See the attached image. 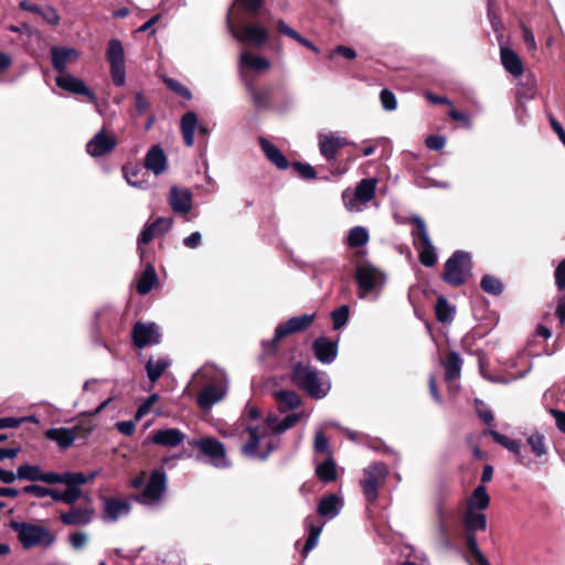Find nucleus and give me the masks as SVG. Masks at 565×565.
Segmentation results:
<instances>
[{"mask_svg":"<svg viewBox=\"0 0 565 565\" xmlns=\"http://www.w3.org/2000/svg\"><path fill=\"white\" fill-rule=\"evenodd\" d=\"M316 315L306 313L289 318L286 322L279 324L271 340L263 341L262 345L266 352H275L277 350V343L285 337L300 332L310 327L313 322Z\"/></svg>","mask_w":565,"mask_h":565,"instance_id":"9b49d317","label":"nucleus"},{"mask_svg":"<svg viewBox=\"0 0 565 565\" xmlns=\"http://www.w3.org/2000/svg\"><path fill=\"white\" fill-rule=\"evenodd\" d=\"M103 520L106 523H114L121 516L130 513L131 501L127 498L103 497Z\"/></svg>","mask_w":565,"mask_h":565,"instance_id":"6ab92c4d","label":"nucleus"},{"mask_svg":"<svg viewBox=\"0 0 565 565\" xmlns=\"http://www.w3.org/2000/svg\"><path fill=\"white\" fill-rule=\"evenodd\" d=\"M21 492L41 499L46 497L47 488L39 484H28L22 488Z\"/></svg>","mask_w":565,"mask_h":565,"instance_id":"0e129e2a","label":"nucleus"},{"mask_svg":"<svg viewBox=\"0 0 565 565\" xmlns=\"http://www.w3.org/2000/svg\"><path fill=\"white\" fill-rule=\"evenodd\" d=\"M369 242V233L363 226H354L349 231L347 243L350 247L356 248Z\"/></svg>","mask_w":565,"mask_h":565,"instance_id":"49530a36","label":"nucleus"},{"mask_svg":"<svg viewBox=\"0 0 565 565\" xmlns=\"http://www.w3.org/2000/svg\"><path fill=\"white\" fill-rule=\"evenodd\" d=\"M168 489V477L163 467L151 471L145 489L135 497V500L145 507H156L164 498Z\"/></svg>","mask_w":565,"mask_h":565,"instance_id":"0eeeda50","label":"nucleus"},{"mask_svg":"<svg viewBox=\"0 0 565 565\" xmlns=\"http://www.w3.org/2000/svg\"><path fill=\"white\" fill-rule=\"evenodd\" d=\"M19 480H26L31 482L42 481L47 484H53L60 481L58 472H44L38 465H21L18 467Z\"/></svg>","mask_w":565,"mask_h":565,"instance_id":"b1692460","label":"nucleus"},{"mask_svg":"<svg viewBox=\"0 0 565 565\" xmlns=\"http://www.w3.org/2000/svg\"><path fill=\"white\" fill-rule=\"evenodd\" d=\"M490 504V497L487 493V489L483 484L478 486L473 492L470 499L467 502L466 509H473L476 511L486 510Z\"/></svg>","mask_w":565,"mask_h":565,"instance_id":"79ce46f5","label":"nucleus"},{"mask_svg":"<svg viewBox=\"0 0 565 565\" xmlns=\"http://www.w3.org/2000/svg\"><path fill=\"white\" fill-rule=\"evenodd\" d=\"M55 84L58 88L70 94L86 96L87 99L95 105L96 110L102 114L95 93L86 86L82 78L71 73H64L56 76Z\"/></svg>","mask_w":565,"mask_h":565,"instance_id":"2eb2a0df","label":"nucleus"},{"mask_svg":"<svg viewBox=\"0 0 565 565\" xmlns=\"http://www.w3.org/2000/svg\"><path fill=\"white\" fill-rule=\"evenodd\" d=\"M425 143L431 150H441L445 147L446 139L443 136L430 135L426 138Z\"/></svg>","mask_w":565,"mask_h":565,"instance_id":"69168bd1","label":"nucleus"},{"mask_svg":"<svg viewBox=\"0 0 565 565\" xmlns=\"http://www.w3.org/2000/svg\"><path fill=\"white\" fill-rule=\"evenodd\" d=\"M196 129H199L201 134H207V129L199 125L198 115L194 111H186L181 118V132L186 147L193 146Z\"/></svg>","mask_w":565,"mask_h":565,"instance_id":"cd10ccee","label":"nucleus"},{"mask_svg":"<svg viewBox=\"0 0 565 565\" xmlns=\"http://www.w3.org/2000/svg\"><path fill=\"white\" fill-rule=\"evenodd\" d=\"M299 419L300 414H289L282 419L268 416L256 426L247 425L246 431L249 434V439L242 446L243 455L253 459L266 460L279 445V438L269 436V431L273 430L279 435L294 427Z\"/></svg>","mask_w":565,"mask_h":565,"instance_id":"f257e3e1","label":"nucleus"},{"mask_svg":"<svg viewBox=\"0 0 565 565\" xmlns=\"http://www.w3.org/2000/svg\"><path fill=\"white\" fill-rule=\"evenodd\" d=\"M158 284V276L152 264L148 263L145 271L137 281V291L139 295H147Z\"/></svg>","mask_w":565,"mask_h":565,"instance_id":"4c0bfd02","label":"nucleus"},{"mask_svg":"<svg viewBox=\"0 0 565 565\" xmlns=\"http://www.w3.org/2000/svg\"><path fill=\"white\" fill-rule=\"evenodd\" d=\"M343 502L334 493L322 497L318 503L317 512L327 520L334 519L342 510Z\"/></svg>","mask_w":565,"mask_h":565,"instance_id":"2f4dec72","label":"nucleus"},{"mask_svg":"<svg viewBox=\"0 0 565 565\" xmlns=\"http://www.w3.org/2000/svg\"><path fill=\"white\" fill-rule=\"evenodd\" d=\"M484 434L491 436L493 441L497 443L498 445L502 446L503 448L508 447V445L512 440V438L499 433L498 430H495L493 428H487L484 430Z\"/></svg>","mask_w":565,"mask_h":565,"instance_id":"680f3d73","label":"nucleus"},{"mask_svg":"<svg viewBox=\"0 0 565 565\" xmlns=\"http://www.w3.org/2000/svg\"><path fill=\"white\" fill-rule=\"evenodd\" d=\"M500 57L504 70L512 76L519 77L523 74V63L513 50L502 46L500 50Z\"/></svg>","mask_w":565,"mask_h":565,"instance_id":"72a5a7b5","label":"nucleus"},{"mask_svg":"<svg viewBox=\"0 0 565 565\" xmlns=\"http://www.w3.org/2000/svg\"><path fill=\"white\" fill-rule=\"evenodd\" d=\"M275 399L278 405L280 413H286L298 408L301 404V399L294 391L281 390L274 393Z\"/></svg>","mask_w":565,"mask_h":565,"instance_id":"e433bc0d","label":"nucleus"},{"mask_svg":"<svg viewBox=\"0 0 565 565\" xmlns=\"http://www.w3.org/2000/svg\"><path fill=\"white\" fill-rule=\"evenodd\" d=\"M131 335L134 344L139 349L148 345H156L161 341L159 328L153 322H137L132 328Z\"/></svg>","mask_w":565,"mask_h":565,"instance_id":"aec40b11","label":"nucleus"},{"mask_svg":"<svg viewBox=\"0 0 565 565\" xmlns=\"http://www.w3.org/2000/svg\"><path fill=\"white\" fill-rule=\"evenodd\" d=\"M260 148L265 157L279 170H285L289 167V161L281 150L264 137L259 138Z\"/></svg>","mask_w":565,"mask_h":565,"instance_id":"473e14b6","label":"nucleus"},{"mask_svg":"<svg viewBox=\"0 0 565 565\" xmlns=\"http://www.w3.org/2000/svg\"><path fill=\"white\" fill-rule=\"evenodd\" d=\"M185 435L178 428L159 429L151 434L150 441L164 447H177L183 443Z\"/></svg>","mask_w":565,"mask_h":565,"instance_id":"c756f323","label":"nucleus"},{"mask_svg":"<svg viewBox=\"0 0 565 565\" xmlns=\"http://www.w3.org/2000/svg\"><path fill=\"white\" fill-rule=\"evenodd\" d=\"M97 472L85 475L83 472L65 471L60 473V481L53 484H65L66 489L63 491V503L73 505L83 494L81 487L88 481L93 480Z\"/></svg>","mask_w":565,"mask_h":565,"instance_id":"f8f14e48","label":"nucleus"},{"mask_svg":"<svg viewBox=\"0 0 565 565\" xmlns=\"http://www.w3.org/2000/svg\"><path fill=\"white\" fill-rule=\"evenodd\" d=\"M482 290L487 294L498 296L502 292V282L494 276L484 275L480 281Z\"/></svg>","mask_w":565,"mask_h":565,"instance_id":"09e8293b","label":"nucleus"},{"mask_svg":"<svg viewBox=\"0 0 565 565\" xmlns=\"http://www.w3.org/2000/svg\"><path fill=\"white\" fill-rule=\"evenodd\" d=\"M484 434L491 436L493 441L497 443L498 445L502 446L503 448L508 447V445L512 440V438L499 433L498 430H495L493 428H487L484 430Z\"/></svg>","mask_w":565,"mask_h":565,"instance_id":"e2e57ef3","label":"nucleus"},{"mask_svg":"<svg viewBox=\"0 0 565 565\" xmlns=\"http://www.w3.org/2000/svg\"><path fill=\"white\" fill-rule=\"evenodd\" d=\"M454 310L445 298H439L436 303V318L440 322L452 320Z\"/></svg>","mask_w":565,"mask_h":565,"instance_id":"8fccbe9b","label":"nucleus"},{"mask_svg":"<svg viewBox=\"0 0 565 565\" xmlns=\"http://www.w3.org/2000/svg\"><path fill=\"white\" fill-rule=\"evenodd\" d=\"M88 541V536L85 532H74L68 536V542L75 550L83 548Z\"/></svg>","mask_w":565,"mask_h":565,"instance_id":"052dcab7","label":"nucleus"},{"mask_svg":"<svg viewBox=\"0 0 565 565\" xmlns=\"http://www.w3.org/2000/svg\"><path fill=\"white\" fill-rule=\"evenodd\" d=\"M124 177L127 183L137 189H147L149 186L148 181L145 179V174L138 168H124Z\"/></svg>","mask_w":565,"mask_h":565,"instance_id":"a18cd8bd","label":"nucleus"},{"mask_svg":"<svg viewBox=\"0 0 565 565\" xmlns=\"http://www.w3.org/2000/svg\"><path fill=\"white\" fill-rule=\"evenodd\" d=\"M318 141L321 156L330 163L335 161L339 150L348 145L338 132H321L318 135Z\"/></svg>","mask_w":565,"mask_h":565,"instance_id":"4be33fe9","label":"nucleus"},{"mask_svg":"<svg viewBox=\"0 0 565 565\" xmlns=\"http://www.w3.org/2000/svg\"><path fill=\"white\" fill-rule=\"evenodd\" d=\"M292 169L305 180H313L316 179V170L315 168L307 163L301 161H295L291 163Z\"/></svg>","mask_w":565,"mask_h":565,"instance_id":"864d4df0","label":"nucleus"},{"mask_svg":"<svg viewBox=\"0 0 565 565\" xmlns=\"http://www.w3.org/2000/svg\"><path fill=\"white\" fill-rule=\"evenodd\" d=\"M355 279L360 289V297L364 298L367 294L381 287L385 277L375 267L363 265L356 268Z\"/></svg>","mask_w":565,"mask_h":565,"instance_id":"f3484780","label":"nucleus"},{"mask_svg":"<svg viewBox=\"0 0 565 565\" xmlns=\"http://www.w3.org/2000/svg\"><path fill=\"white\" fill-rule=\"evenodd\" d=\"M39 15L51 25H57L60 23V14L52 6L41 8Z\"/></svg>","mask_w":565,"mask_h":565,"instance_id":"13d9d810","label":"nucleus"},{"mask_svg":"<svg viewBox=\"0 0 565 565\" xmlns=\"http://www.w3.org/2000/svg\"><path fill=\"white\" fill-rule=\"evenodd\" d=\"M277 29L281 34L287 35L290 39L297 41L299 44L306 46L307 49L311 50L316 54L320 53V50L318 46H316L308 39L303 38L299 32H297L296 30L290 28L284 20L277 21Z\"/></svg>","mask_w":565,"mask_h":565,"instance_id":"a19ab883","label":"nucleus"},{"mask_svg":"<svg viewBox=\"0 0 565 565\" xmlns=\"http://www.w3.org/2000/svg\"><path fill=\"white\" fill-rule=\"evenodd\" d=\"M168 161L163 149L159 146H152L145 157V168L156 175L163 173L167 170Z\"/></svg>","mask_w":565,"mask_h":565,"instance_id":"7c9ffc66","label":"nucleus"},{"mask_svg":"<svg viewBox=\"0 0 565 565\" xmlns=\"http://www.w3.org/2000/svg\"><path fill=\"white\" fill-rule=\"evenodd\" d=\"M462 525L466 531V545L479 565H491L478 546L477 531L487 530V515L481 511L466 509L462 515Z\"/></svg>","mask_w":565,"mask_h":565,"instance_id":"39448f33","label":"nucleus"},{"mask_svg":"<svg viewBox=\"0 0 565 565\" xmlns=\"http://www.w3.org/2000/svg\"><path fill=\"white\" fill-rule=\"evenodd\" d=\"M106 58L110 65V75L114 85L120 87L126 83L125 51L118 39L108 42Z\"/></svg>","mask_w":565,"mask_h":565,"instance_id":"ddd939ff","label":"nucleus"},{"mask_svg":"<svg viewBox=\"0 0 565 565\" xmlns=\"http://www.w3.org/2000/svg\"><path fill=\"white\" fill-rule=\"evenodd\" d=\"M380 99H381L382 107L385 110L392 111V110L396 109L397 102H396V97L392 90H390L387 88L382 89V92L380 94Z\"/></svg>","mask_w":565,"mask_h":565,"instance_id":"4d7b16f0","label":"nucleus"},{"mask_svg":"<svg viewBox=\"0 0 565 565\" xmlns=\"http://www.w3.org/2000/svg\"><path fill=\"white\" fill-rule=\"evenodd\" d=\"M164 83L168 86L169 89H171L173 93L178 94L179 96L191 99L192 94L188 87H185L183 84H181L179 81L167 77L164 78Z\"/></svg>","mask_w":565,"mask_h":565,"instance_id":"5fc2aeb1","label":"nucleus"},{"mask_svg":"<svg viewBox=\"0 0 565 565\" xmlns=\"http://www.w3.org/2000/svg\"><path fill=\"white\" fill-rule=\"evenodd\" d=\"M555 285L559 290L565 289V258L557 265L555 273Z\"/></svg>","mask_w":565,"mask_h":565,"instance_id":"338daca9","label":"nucleus"},{"mask_svg":"<svg viewBox=\"0 0 565 565\" xmlns=\"http://www.w3.org/2000/svg\"><path fill=\"white\" fill-rule=\"evenodd\" d=\"M159 401V395L157 393H153L149 395L142 404L137 408V412L135 414V419L139 420L143 416H146L152 408V406Z\"/></svg>","mask_w":565,"mask_h":565,"instance_id":"6e6d98bb","label":"nucleus"},{"mask_svg":"<svg viewBox=\"0 0 565 565\" xmlns=\"http://www.w3.org/2000/svg\"><path fill=\"white\" fill-rule=\"evenodd\" d=\"M411 221L416 225L411 235L414 246L418 252L419 262L426 267H433L437 263L438 256L436 247L429 237L426 223L418 215H413Z\"/></svg>","mask_w":565,"mask_h":565,"instance_id":"423d86ee","label":"nucleus"},{"mask_svg":"<svg viewBox=\"0 0 565 565\" xmlns=\"http://www.w3.org/2000/svg\"><path fill=\"white\" fill-rule=\"evenodd\" d=\"M475 404L478 416L489 426L488 428H491L494 420L492 411L479 398H476Z\"/></svg>","mask_w":565,"mask_h":565,"instance_id":"603ef678","label":"nucleus"},{"mask_svg":"<svg viewBox=\"0 0 565 565\" xmlns=\"http://www.w3.org/2000/svg\"><path fill=\"white\" fill-rule=\"evenodd\" d=\"M168 203L175 214H186L192 210L193 196L189 189L172 186Z\"/></svg>","mask_w":565,"mask_h":565,"instance_id":"5701e85b","label":"nucleus"},{"mask_svg":"<svg viewBox=\"0 0 565 565\" xmlns=\"http://www.w3.org/2000/svg\"><path fill=\"white\" fill-rule=\"evenodd\" d=\"M363 475L360 481L362 492L369 503H374L379 498V488L388 476V467L384 462H374L363 470Z\"/></svg>","mask_w":565,"mask_h":565,"instance_id":"9d476101","label":"nucleus"},{"mask_svg":"<svg viewBox=\"0 0 565 565\" xmlns=\"http://www.w3.org/2000/svg\"><path fill=\"white\" fill-rule=\"evenodd\" d=\"M190 445L198 448L204 456L209 457L210 463L215 468H227L231 466L230 460L226 458L225 447L217 439L205 437L192 440Z\"/></svg>","mask_w":565,"mask_h":565,"instance_id":"4468645a","label":"nucleus"},{"mask_svg":"<svg viewBox=\"0 0 565 565\" xmlns=\"http://www.w3.org/2000/svg\"><path fill=\"white\" fill-rule=\"evenodd\" d=\"M313 448L316 452L326 454L328 457H331L329 450V440L321 431L316 433Z\"/></svg>","mask_w":565,"mask_h":565,"instance_id":"bf43d9fd","label":"nucleus"},{"mask_svg":"<svg viewBox=\"0 0 565 565\" xmlns=\"http://www.w3.org/2000/svg\"><path fill=\"white\" fill-rule=\"evenodd\" d=\"M550 414L555 419V425H556L557 429L561 430L563 434H565V412L555 409V408H551Z\"/></svg>","mask_w":565,"mask_h":565,"instance_id":"774afa93","label":"nucleus"},{"mask_svg":"<svg viewBox=\"0 0 565 565\" xmlns=\"http://www.w3.org/2000/svg\"><path fill=\"white\" fill-rule=\"evenodd\" d=\"M171 361L168 358H159L158 360L149 359L146 363V371L151 383L157 382L163 372L168 369Z\"/></svg>","mask_w":565,"mask_h":565,"instance_id":"37998d69","label":"nucleus"},{"mask_svg":"<svg viewBox=\"0 0 565 565\" xmlns=\"http://www.w3.org/2000/svg\"><path fill=\"white\" fill-rule=\"evenodd\" d=\"M227 29L233 38L239 43H250L255 46H263L268 41V32L259 25H246L236 28L227 17Z\"/></svg>","mask_w":565,"mask_h":565,"instance_id":"dca6fc26","label":"nucleus"},{"mask_svg":"<svg viewBox=\"0 0 565 565\" xmlns=\"http://www.w3.org/2000/svg\"><path fill=\"white\" fill-rule=\"evenodd\" d=\"M292 383L303 390L308 396L321 399L328 395L331 383L324 372H319L309 364L296 363L291 374Z\"/></svg>","mask_w":565,"mask_h":565,"instance_id":"7ed1b4c3","label":"nucleus"},{"mask_svg":"<svg viewBox=\"0 0 565 565\" xmlns=\"http://www.w3.org/2000/svg\"><path fill=\"white\" fill-rule=\"evenodd\" d=\"M172 224L173 221L171 217H158L154 222L143 226L137 239V249L140 258L145 255L143 246L150 243L154 237L168 233Z\"/></svg>","mask_w":565,"mask_h":565,"instance_id":"a211bd4d","label":"nucleus"},{"mask_svg":"<svg viewBox=\"0 0 565 565\" xmlns=\"http://www.w3.org/2000/svg\"><path fill=\"white\" fill-rule=\"evenodd\" d=\"M10 529L24 550L33 547H50L55 542V535L45 526L30 522L11 521Z\"/></svg>","mask_w":565,"mask_h":565,"instance_id":"20e7f679","label":"nucleus"},{"mask_svg":"<svg viewBox=\"0 0 565 565\" xmlns=\"http://www.w3.org/2000/svg\"><path fill=\"white\" fill-rule=\"evenodd\" d=\"M350 310L347 305H343L339 307L338 309L333 310L331 313L333 328L335 330L341 329L348 323L349 320Z\"/></svg>","mask_w":565,"mask_h":565,"instance_id":"3c124183","label":"nucleus"},{"mask_svg":"<svg viewBox=\"0 0 565 565\" xmlns=\"http://www.w3.org/2000/svg\"><path fill=\"white\" fill-rule=\"evenodd\" d=\"M81 427L74 426L72 428L57 427L50 428L45 431V437L54 441L61 449H67L73 445L76 437L79 436Z\"/></svg>","mask_w":565,"mask_h":565,"instance_id":"a878e982","label":"nucleus"},{"mask_svg":"<svg viewBox=\"0 0 565 565\" xmlns=\"http://www.w3.org/2000/svg\"><path fill=\"white\" fill-rule=\"evenodd\" d=\"M305 526L309 530V535L301 551L302 557H307L309 552L318 544L323 524H313L310 516H307L305 519Z\"/></svg>","mask_w":565,"mask_h":565,"instance_id":"58836bf2","label":"nucleus"},{"mask_svg":"<svg viewBox=\"0 0 565 565\" xmlns=\"http://www.w3.org/2000/svg\"><path fill=\"white\" fill-rule=\"evenodd\" d=\"M316 473L318 478L323 482H332L337 479V466L331 457H328L326 461L320 462L316 467Z\"/></svg>","mask_w":565,"mask_h":565,"instance_id":"c03bdc74","label":"nucleus"},{"mask_svg":"<svg viewBox=\"0 0 565 565\" xmlns=\"http://www.w3.org/2000/svg\"><path fill=\"white\" fill-rule=\"evenodd\" d=\"M194 380L202 386L196 397V403L202 412H210L211 408L223 401L228 392V376L226 372L214 364L203 365L194 375Z\"/></svg>","mask_w":565,"mask_h":565,"instance_id":"f03ea898","label":"nucleus"},{"mask_svg":"<svg viewBox=\"0 0 565 565\" xmlns=\"http://www.w3.org/2000/svg\"><path fill=\"white\" fill-rule=\"evenodd\" d=\"M525 443L535 458H542L548 452L546 437L537 429H533L526 434Z\"/></svg>","mask_w":565,"mask_h":565,"instance_id":"c9c22d12","label":"nucleus"},{"mask_svg":"<svg viewBox=\"0 0 565 565\" xmlns=\"http://www.w3.org/2000/svg\"><path fill=\"white\" fill-rule=\"evenodd\" d=\"M93 510L88 508L72 509L68 512L62 513L60 520L65 525H87L92 522Z\"/></svg>","mask_w":565,"mask_h":565,"instance_id":"f704fd0d","label":"nucleus"},{"mask_svg":"<svg viewBox=\"0 0 565 565\" xmlns=\"http://www.w3.org/2000/svg\"><path fill=\"white\" fill-rule=\"evenodd\" d=\"M312 351L319 362L330 364L337 359L338 344L326 337H320L313 341Z\"/></svg>","mask_w":565,"mask_h":565,"instance_id":"bb28decb","label":"nucleus"},{"mask_svg":"<svg viewBox=\"0 0 565 565\" xmlns=\"http://www.w3.org/2000/svg\"><path fill=\"white\" fill-rule=\"evenodd\" d=\"M462 360L457 352H450L445 363V381L451 384L460 377Z\"/></svg>","mask_w":565,"mask_h":565,"instance_id":"ea45409f","label":"nucleus"},{"mask_svg":"<svg viewBox=\"0 0 565 565\" xmlns=\"http://www.w3.org/2000/svg\"><path fill=\"white\" fill-rule=\"evenodd\" d=\"M52 65L60 74L67 73L70 62L76 61L78 52L73 47L54 46L51 50Z\"/></svg>","mask_w":565,"mask_h":565,"instance_id":"c85d7f7f","label":"nucleus"},{"mask_svg":"<svg viewBox=\"0 0 565 565\" xmlns=\"http://www.w3.org/2000/svg\"><path fill=\"white\" fill-rule=\"evenodd\" d=\"M377 186L376 178L362 179L354 191L347 189L342 193V201L345 209L350 212H361L365 205L374 198Z\"/></svg>","mask_w":565,"mask_h":565,"instance_id":"6e6552de","label":"nucleus"},{"mask_svg":"<svg viewBox=\"0 0 565 565\" xmlns=\"http://www.w3.org/2000/svg\"><path fill=\"white\" fill-rule=\"evenodd\" d=\"M270 68V62L266 57L253 55L248 52H242L238 58V70L244 83L249 82L247 70L264 72Z\"/></svg>","mask_w":565,"mask_h":565,"instance_id":"393cba45","label":"nucleus"},{"mask_svg":"<svg viewBox=\"0 0 565 565\" xmlns=\"http://www.w3.org/2000/svg\"><path fill=\"white\" fill-rule=\"evenodd\" d=\"M245 86L250 94L257 109L268 107L270 100V93L268 90H257L250 82H246Z\"/></svg>","mask_w":565,"mask_h":565,"instance_id":"de8ad7c7","label":"nucleus"},{"mask_svg":"<svg viewBox=\"0 0 565 565\" xmlns=\"http://www.w3.org/2000/svg\"><path fill=\"white\" fill-rule=\"evenodd\" d=\"M116 146L115 136L102 129L86 143V151L90 157L98 158L110 153Z\"/></svg>","mask_w":565,"mask_h":565,"instance_id":"412c9836","label":"nucleus"},{"mask_svg":"<svg viewBox=\"0 0 565 565\" xmlns=\"http://www.w3.org/2000/svg\"><path fill=\"white\" fill-rule=\"evenodd\" d=\"M470 270V254L463 250H457L445 263L443 279L450 286L458 287L466 282Z\"/></svg>","mask_w":565,"mask_h":565,"instance_id":"1a4fd4ad","label":"nucleus"}]
</instances>
